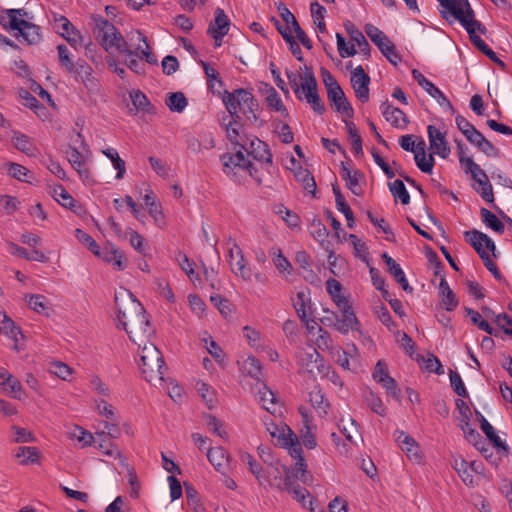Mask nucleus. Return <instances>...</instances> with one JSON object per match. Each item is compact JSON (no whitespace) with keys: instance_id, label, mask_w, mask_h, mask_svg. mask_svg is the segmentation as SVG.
I'll return each instance as SVG.
<instances>
[{"instance_id":"f257e3e1","label":"nucleus","mask_w":512,"mask_h":512,"mask_svg":"<svg viewBox=\"0 0 512 512\" xmlns=\"http://www.w3.org/2000/svg\"><path fill=\"white\" fill-rule=\"evenodd\" d=\"M118 301L119 297L116 295L118 327H122L127 332L130 340L141 347V343H145V340H148L152 333L146 311L142 304L134 299H131L124 309Z\"/></svg>"},{"instance_id":"f03ea898","label":"nucleus","mask_w":512,"mask_h":512,"mask_svg":"<svg viewBox=\"0 0 512 512\" xmlns=\"http://www.w3.org/2000/svg\"><path fill=\"white\" fill-rule=\"evenodd\" d=\"M222 101L229 114L241 117L238 112L240 110L252 124L259 127L266 124V121L259 117V103L250 91L242 88L233 92L225 90Z\"/></svg>"},{"instance_id":"7ed1b4c3","label":"nucleus","mask_w":512,"mask_h":512,"mask_svg":"<svg viewBox=\"0 0 512 512\" xmlns=\"http://www.w3.org/2000/svg\"><path fill=\"white\" fill-rule=\"evenodd\" d=\"M91 21L93 25V32L101 44V46L108 51L111 48H116L119 52L127 55H134V52L129 48L127 41L123 38L117 28L101 15H92Z\"/></svg>"},{"instance_id":"20e7f679","label":"nucleus","mask_w":512,"mask_h":512,"mask_svg":"<svg viewBox=\"0 0 512 512\" xmlns=\"http://www.w3.org/2000/svg\"><path fill=\"white\" fill-rule=\"evenodd\" d=\"M140 348L139 366L143 378L149 383H162L164 380L163 370L166 369L162 353L151 342L144 343Z\"/></svg>"},{"instance_id":"39448f33","label":"nucleus","mask_w":512,"mask_h":512,"mask_svg":"<svg viewBox=\"0 0 512 512\" xmlns=\"http://www.w3.org/2000/svg\"><path fill=\"white\" fill-rule=\"evenodd\" d=\"M464 237L467 242L475 249L479 257L482 259L484 266L497 280L502 279V275L496 264L490 258L487 250L491 251L494 257H497L494 241L485 233L476 229L465 231Z\"/></svg>"},{"instance_id":"423d86ee","label":"nucleus","mask_w":512,"mask_h":512,"mask_svg":"<svg viewBox=\"0 0 512 512\" xmlns=\"http://www.w3.org/2000/svg\"><path fill=\"white\" fill-rule=\"evenodd\" d=\"M456 19L466 30L469 35V39L473 45H475L483 54L490 49V47L484 42V40L476 34L478 31L481 34L487 32L486 27L475 18V11L472 7H467V10L462 15H458Z\"/></svg>"},{"instance_id":"0eeeda50","label":"nucleus","mask_w":512,"mask_h":512,"mask_svg":"<svg viewBox=\"0 0 512 512\" xmlns=\"http://www.w3.org/2000/svg\"><path fill=\"white\" fill-rule=\"evenodd\" d=\"M306 72L304 75V83H302V93H304L305 99L308 104H310L311 108L319 115H322L326 108L324 103L322 102L318 90H317V80L311 68L305 67Z\"/></svg>"},{"instance_id":"6e6552de","label":"nucleus","mask_w":512,"mask_h":512,"mask_svg":"<svg viewBox=\"0 0 512 512\" xmlns=\"http://www.w3.org/2000/svg\"><path fill=\"white\" fill-rule=\"evenodd\" d=\"M301 367L311 376L316 374L327 375L330 367L326 364L322 355L315 349L310 348L300 356Z\"/></svg>"},{"instance_id":"1a4fd4ad","label":"nucleus","mask_w":512,"mask_h":512,"mask_svg":"<svg viewBox=\"0 0 512 512\" xmlns=\"http://www.w3.org/2000/svg\"><path fill=\"white\" fill-rule=\"evenodd\" d=\"M221 127L226 133L227 139L235 146L239 147L245 140H248V136L243 133V123L241 117H235V115H225L222 117L220 122Z\"/></svg>"},{"instance_id":"9d476101","label":"nucleus","mask_w":512,"mask_h":512,"mask_svg":"<svg viewBox=\"0 0 512 512\" xmlns=\"http://www.w3.org/2000/svg\"><path fill=\"white\" fill-rule=\"evenodd\" d=\"M223 164V171L227 175L236 174L235 169L247 170L251 177L254 176L256 167L243 154V150L239 148L234 154H224L220 158Z\"/></svg>"},{"instance_id":"9b49d317","label":"nucleus","mask_w":512,"mask_h":512,"mask_svg":"<svg viewBox=\"0 0 512 512\" xmlns=\"http://www.w3.org/2000/svg\"><path fill=\"white\" fill-rule=\"evenodd\" d=\"M10 22V31H16L14 36L19 39L20 37L29 45L37 44L41 41L42 35L40 27L31 22H15V19Z\"/></svg>"},{"instance_id":"f8f14e48","label":"nucleus","mask_w":512,"mask_h":512,"mask_svg":"<svg viewBox=\"0 0 512 512\" xmlns=\"http://www.w3.org/2000/svg\"><path fill=\"white\" fill-rule=\"evenodd\" d=\"M240 148L257 161L272 164V154L268 145L257 137H249L241 144Z\"/></svg>"},{"instance_id":"ddd939ff","label":"nucleus","mask_w":512,"mask_h":512,"mask_svg":"<svg viewBox=\"0 0 512 512\" xmlns=\"http://www.w3.org/2000/svg\"><path fill=\"white\" fill-rule=\"evenodd\" d=\"M350 81L357 99L362 103H366L369 100L370 76L365 73L361 65L351 72Z\"/></svg>"},{"instance_id":"4468645a","label":"nucleus","mask_w":512,"mask_h":512,"mask_svg":"<svg viewBox=\"0 0 512 512\" xmlns=\"http://www.w3.org/2000/svg\"><path fill=\"white\" fill-rule=\"evenodd\" d=\"M412 76L414 80L434 99L438 101L441 106L447 107L449 110L454 112V108L450 103L449 99L444 93L436 87L431 81H429L419 70L413 69Z\"/></svg>"},{"instance_id":"2eb2a0df","label":"nucleus","mask_w":512,"mask_h":512,"mask_svg":"<svg viewBox=\"0 0 512 512\" xmlns=\"http://www.w3.org/2000/svg\"><path fill=\"white\" fill-rule=\"evenodd\" d=\"M430 149L441 158L446 159L450 155V147L446 139V133L441 132L433 125L427 127Z\"/></svg>"},{"instance_id":"dca6fc26","label":"nucleus","mask_w":512,"mask_h":512,"mask_svg":"<svg viewBox=\"0 0 512 512\" xmlns=\"http://www.w3.org/2000/svg\"><path fill=\"white\" fill-rule=\"evenodd\" d=\"M0 334H4L14 342V349L20 350L19 342L23 339V334L15 322L6 314V312L0 310Z\"/></svg>"},{"instance_id":"f3484780","label":"nucleus","mask_w":512,"mask_h":512,"mask_svg":"<svg viewBox=\"0 0 512 512\" xmlns=\"http://www.w3.org/2000/svg\"><path fill=\"white\" fill-rule=\"evenodd\" d=\"M382 114L386 121L396 128L405 129L409 124L407 115L399 108L392 106L388 101L381 105Z\"/></svg>"},{"instance_id":"a211bd4d","label":"nucleus","mask_w":512,"mask_h":512,"mask_svg":"<svg viewBox=\"0 0 512 512\" xmlns=\"http://www.w3.org/2000/svg\"><path fill=\"white\" fill-rule=\"evenodd\" d=\"M327 97L335 111L343 114L348 118H352L354 116V110L347 100L342 88L337 90H329Z\"/></svg>"},{"instance_id":"6ab92c4d","label":"nucleus","mask_w":512,"mask_h":512,"mask_svg":"<svg viewBox=\"0 0 512 512\" xmlns=\"http://www.w3.org/2000/svg\"><path fill=\"white\" fill-rule=\"evenodd\" d=\"M382 259L387 265L389 274L393 276V278L401 286V288L408 293H412L413 288L409 285L405 273L403 269L400 267V265L386 252L382 254Z\"/></svg>"},{"instance_id":"aec40b11","label":"nucleus","mask_w":512,"mask_h":512,"mask_svg":"<svg viewBox=\"0 0 512 512\" xmlns=\"http://www.w3.org/2000/svg\"><path fill=\"white\" fill-rule=\"evenodd\" d=\"M234 247L236 248V261L231 262V270L237 277H240L244 281H250L252 273L243 251L236 242H234Z\"/></svg>"},{"instance_id":"412c9836","label":"nucleus","mask_w":512,"mask_h":512,"mask_svg":"<svg viewBox=\"0 0 512 512\" xmlns=\"http://www.w3.org/2000/svg\"><path fill=\"white\" fill-rule=\"evenodd\" d=\"M476 415L480 422L481 430L486 435V437L493 443V445L496 448L501 449L505 455H508V446L496 434L493 426L486 420V418L479 411H476Z\"/></svg>"},{"instance_id":"4be33fe9","label":"nucleus","mask_w":512,"mask_h":512,"mask_svg":"<svg viewBox=\"0 0 512 512\" xmlns=\"http://www.w3.org/2000/svg\"><path fill=\"white\" fill-rule=\"evenodd\" d=\"M396 441L400 448L407 454L410 459H414L416 461L421 459L419 447L413 437L403 431H400L398 432Z\"/></svg>"},{"instance_id":"5701e85b","label":"nucleus","mask_w":512,"mask_h":512,"mask_svg":"<svg viewBox=\"0 0 512 512\" xmlns=\"http://www.w3.org/2000/svg\"><path fill=\"white\" fill-rule=\"evenodd\" d=\"M283 472H284V479L277 481L278 475H281V471L276 468L277 475L274 476L273 480H268L267 483L271 487H276L277 489L283 491L286 490L288 492H291V490L296 487L298 484L296 483L294 479V474L287 466H282Z\"/></svg>"},{"instance_id":"b1692460","label":"nucleus","mask_w":512,"mask_h":512,"mask_svg":"<svg viewBox=\"0 0 512 512\" xmlns=\"http://www.w3.org/2000/svg\"><path fill=\"white\" fill-rule=\"evenodd\" d=\"M439 296L441 298V304L447 311H453L459 304V301L450 288L446 278H442L440 281Z\"/></svg>"},{"instance_id":"393cba45","label":"nucleus","mask_w":512,"mask_h":512,"mask_svg":"<svg viewBox=\"0 0 512 512\" xmlns=\"http://www.w3.org/2000/svg\"><path fill=\"white\" fill-rule=\"evenodd\" d=\"M12 142L14 147L22 153H25L30 157L36 156L37 148L27 135L15 132L12 137Z\"/></svg>"},{"instance_id":"a878e982","label":"nucleus","mask_w":512,"mask_h":512,"mask_svg":"<svg viewBox=\"0 0 512 512\" xmlns=\"http://www.w3.org/2000/svg\"><path fill=\"white\" fill-rule=\"evenodd\" d=\"M207 458L218 472L224 474L223 469L229 460V456L222 447L209 448Z\"/></svg>"},{"instance_id":"bb28decb","label":"nucleus","mask_w":512,"mask_h":512,"mask_svg":"<svg viewBox=\"0 0 512 512\" xmlns=\"http://www.w3.org/2000/svg\"><path fill=\"white\" fill-rule=\"evenodd\" d=\"M241 461L248 466L249 471L255 476L260 485H264L268 479L262 473V465L248 452L240 454Z\"/></svg>"},{"instance_id":"cd10ccee","label":"nucleus","mask_w":512,"mask_h":512,"mask_svg":"<svg viewBox=\"0 0 512 512\" xmlns=\"http://www.w3.org/2000/svg\"><path fill=\"white\" fill-rule=\"evenodd\" d=\"M230 20L225 14L222 8L215 10V19L213 23H210L208 27V33H223L226 34L229 31Z\"/></svg>"},{"instance_id":"c85d7f7f","label":"nucleus","mask_w":512,"mask_h":512,"mask_svg":"<svg viewBox=\"0 0 512 512\" xmlns=\"http://www.w3.org/2000/svg\"><path fill=\"white\" fill-rule=\"evenodd\" d=\"M57 21L58 28L61 29L59 30V33L65 37L70 44H77L81 36L72 23L64 16H61Z\"/></svg>"},{"instance_id":"c756f323","label":"nucleus","mask_w":512,"mask_h":512,"mask_svg":"<svg viewBox=\"0 0 512 512\" xmlns=\"http://www.w3.org/2000/svg\"><path fill=\"white\" fill-rule=\"evenodd\" d=\"M294 177L298 182L302 184L303 188L307 192L311 193L313 196L315 195L316 182L308 169L299 166L294 170Z\"/></svg>"},{"instance_id":"7c9ffc66","label":"nucleus","mask_w":512,"mask_h":512,"mask_svg":"<svg viewBox=\"0 0 512 512\" xmlns=\"http://www.w3.org/2000/svg\"><path fill=\"white\" fill-rule=\"evenodd\" d=\"M92 67L83 59L77 60L74 64V71L71 72L77 79H80L85 86L93 84Z\"/></svg>"},{"instance_id":"2f4dec72","label":"nucleus","mask_w":512,"mask_h":512,"mask_svg":"<svg viewBox=\"0 0 512 512\" xmlns=\"http://www.w3.org/2000/svg\"><path fill=\"white\" fill-rule=\"evenodd\" d=\"M480 217L482 222L494 232L503 234L505 231L504 223L490 210L486 208L480 209Z\"/></svg>"},{"instance_id":"473e14b6","label":"nucleus","mask_w":512,"mask_h":512,"mask_svg":"<svg viewBox=\"0 0 512 512\" xmlns=\"http://www.w3.org/2000/svg\"><path fill=\"white\" fill-rule=\"evenodd\" d=\"M309 401L311 402L312 406L317 410L319 415L322 416L328 414L330 404L328 400L325 398L321 389L315 388L314 390H312L309 394Z\"/></svg>"},{"instance_id":"72a5a7b5","label":"nucleus","mask_w":512,"mask_h":512,"mask_svg":"<svg viewBox=\"0 0 512 512\" xmlns=\"http://www.w3.org/2000/svg\"><path fill=\"white\" fill-rule=\"evenodd\" d=\"M453 468L457 471L462 481L468 486H474V476L470 471L469 463L462 457H457L453 461Z\"/></svg>"},{"instance_id":"f704fd0d","label":"nucleus","mask_w":512,"mask_h":512,"mask_svg":"<svg viewBox=\"0 0 512 512\" xmlns=\"http://www.w3.org/2000/svg\"><path fill=\"white\" fill-rule=\"evenodd\" d=\"M365 33L370 40L379 48L381 51L385 46L392 42L380 29L372 24L365 25Z\"/></svg>"},{"instance_id":"c9c22d12","label":"nucleus","mask_w":512,"mask_h":512,"mask_svg":"<svg viewBox=\"0 0 512 512\" xmlns=\"http://www.w3.org/2000/svg\"><path fill=\"white\" fill-rule=\"evenodd\" d=\"M166 105L173 112L181 113L186 108L188 101L182 92H171L167 94Z\"/></svg>"},{"instance_id":"e433bc0d","label":"nucleus","mask_w":512,"mask_h":512,"mask_svg":"<svg viewBox=\"0 0 512 512\" xmlns=\"http://www.w3.org/2000/svg\"><path fill=\"white\" fill-rule=\"evenodd\" d=\"M39 450L36 447H18L15 453V458L21 459V465H28L30 463H36L39 459Z\"/></svg>"},{"instance_id":"4c0bfd02","label":"nucleus","mask_w":512,"mask_h":512,"mask_svg":"<svg viewBox=\"0 0 512 512\" xmlns=\"http://www.w3.org/2000/svg\"><path fill=\"white\" fill-rule=\"evenodd\" d=\"M1 17H3V21L1 22V26L6 30L10 31V22L12 19H15V22H26L24 19L27 16V12L24 9H3V13H1Z\"/></svg>"},{"instance_id":"58836bf2","label":"nucleus","mask_w":512,"mask_h":512,"mask_svg":"<svg viewBox=\"0 0 512 512\" xmlns=\"http://www.w3.org/2000/svg\"><path fill=\"white\" fill-rule=\"evenodd\" d=\"M347 133L349 136V139L351 141L352 150L355 153V155H362L363 154V148H362V138L355 126V124L351 121H345Z\"/></svg>"},{"instance_id":"ea45409f","label":"nucleus","mask_w":512,"mask_h":512,"mask_svg":"<svg viewBox=\"0 0 512 512\" xmlns=\"http://www.w3.org/2000/svg\"><path fill=\"white\" fill-rule=\"evenodd\" d=\"M257 398L259 403L269 412L274 411L275 407V395L274 393L265 385L262 384L257 392Z\"/></svg>"},{"instance_id":"a19ab883","label":"nucleus","mask_w":512,"mask_h":512,"mask_svg":"<svg viewBox=\"0 0 512 512\" xmlns=\"http://www.w3.org/2000/svg\"><path fill=\"white\" fill-rule=\"evenodd\" d=\"M3 168L7 171V174L10 177L22 182H30L27 179V176L30 172L26 167L22 166L21 164L15 162H7L4 163Z\"/></svg>"},{"instance_id":"79ce46f5","label":"nucleus","mask_w":512,"mask_h":512,"mask_svg":"<svg viewBox=\"0 0 512 512\" xmlns=\"http://www.w3.org/2000/svg\"><path fill=\"white\" fill-rule=\"evenodd\" d=\"M440 5L445 9V11H441V15L444 19L448 20V16H452L455 20L459 17L458 15H462L465 10H463L462 6L456 0H437Z\"/></svg>"},{"instance_id":"37998d69","label":"nucleus","mask_w":512,"mask_h":512,"mask_svg":"<svg viewBox=\"0 0 512 512\" xmlns=\"http://www.w3.org/2000/svg\"><path fill=\"white\" fill-rule=\"evenodd\" d=\"M461 164L465 166V172L470 173L475 182L479 185L482 178L487 177L486 173L470 157H461Z\"/></svg>"},{"instance_id":"c03bdc74","label":"nucleus","mask_w":512,"mask_h":512,"mask_svg":"<svg viewBox=\"0 0 512 512\" xmlns=\"http://www.w3.org/2000/svg\"><path fill=\"white\" fill-rule=\"evenodd\" d=\"M105 156L109 158L113 164V167L117 170L116 179H122L126 172V165L124 160L119 156L118 152L113 148H108L103 151Z\"/></svg>"},{"instance_id":"a18cd8bd","label":"nucleus","mask_w":512,"mask_h":512,"mask_svg":"<svg viewBox=\"0 0 512 512\" xmlns=\"http://www.w3.org/2000/svg\"><path fill=\"white\" fill-rule=\"evenodd\" d=\"M336 305L342 312L341 319L356 327L358 325V320L351 305L349 304V301L347 299H338L336 300Z\"/></svg>"},{"instance_id":"49530a36","label":"nucleus","mask_w":512,"mask_h":512,"mask_svg":"<svg viewBox=\"0 0 512 512\" xmlns=\"http://www.w3.org/2000/svg\"><path fill=\"white\" fill-rule=\"evenodd\" d=\"M351 26V29L347 27V32L349 33L351 40L356 43L360 52H362L366 56H370V45L366 40L365 36L360 30L355 29L353 25Z\"/></svg>"},{"instance_id":"de8ad7c7","label":"nucleus","mask_w":512,"mask_h":512,"mask_svg":"<svg viewBox=\"0 0 512 512\" xmlns=\"http://www.w3.org/2000/svg\"><path fill=\"white\" fill-rule=\"evenodd\" d=\"M310 11L319 32L324 33L326 31V24L324 22L325 7L315 1L310 4Z\"/></svg>"},{"instance_id":"09e8293b","label":"nucleus","mask_w":512,"mask_h":512,"mask_svg":"<svg viewBox=\"0 0 512 512\" xmlns=\"http://www.w3.org/2000/svg\"><path fill=\"white\" fill-rule=\"evenodd\" d=\"M389 189L395 198H398L403 205L410 202V195L402 180L396 179L389 183Z\"/></svg>"},{"instance_id":"8fccbe9b","label":"nucleus","mask_w":512,"mask_h":512,"mask_svg":"<svg viewBox=\"0 0 512 512\" xmlns=\"http://www.w3.org/2000/svg\"><path fill=\"white\" fill-rule=\"evenodd\" d=\"M271 254L273 256V263L280 273L287 272L288 274L292 271V265L290 261L283 255L281 249H272Z\"/></svg>"},{"instance_id":"3c124183","label":"nucleus","mask_w":512,"mask_h":512,"mask_svg":"<svg viewBox=\"0 0 512 512\" xmlns=\"http://www.w3.org/2000/svg\"><path fill=\"white\" fill-rule=\"evenodd\" d=\"M414 154V159L418 168L424 173H431L435 163L433 155L429 154L427 156L426 153H420L419 151H416Z\"/></svg>"},{"instance_id":"603ef678","label":"nucleus","mask_w":512,"mask_h":512,"mask_svg":"<svg viewBox=\"0 0 512 512\" xmlns=\"http://www.w3.org/2000/svg\"><path fill=\"white\" fill-rule=\"evenodd\" d=\"M75 237L78 239L79 242H81L82 244L86 245L87 248L95 256H98V257L101 256V252H100L98 244L96 243V241L89 234H87L86 232H84L81 229H76L75 230Z\"/></svg>"},{"instance_id":"864d4df0","label":"nucleus","mask_w":512,"mask_h":512,"mask_svg":"<svg viewBox=\"0 0 512 512\" xmlns=\"http://www.w3.org/2000/svg\"><path fill=\"white\" fill-rule=\"evenodd\" d=\"M266 102H267V105L271 109H273L277 112H281L282 114H285V115L288 114L287 109H286L285 105L283 104L281 97L279 96V94L273 87L270 88V91L266 97Z\"/></svg>"},{"instance_id":"5fc2aeb1","label":"nucleus","mask_w":512,"mask_h":512,"mask_svg":"<svg viewBox=\"0 0 512 512\" xmlns=\"http://www.w3.org/2000/svg\"><path fill=\"white\" fill-rule=\"evenodd\" d=\"M477 193L488 203L494 204V194L491 183L488 180V177L482 178V181H479L478 187H474Z\"/></svg>"},{"instance_id":"6e6d98bb","label":"nucleus","mask_w":512,"mask_h":512,"mask_svg":"<svg viewBox=\"0 0 512 512\" xmlns=\"http://www.w3.org/2000/svg\"><path fill=\"white\" fill-rule=\"evenodd\" d=\"M103 258L107 262H112L116 270L120 271L126 268V260L124 258L123 253L120 250L116 249L115 247H112L111 251L109 253H106V255H104Z\"/></svg>"},{"instance_id":"4d7b16f0","label":"nucleus","mask_w":512,"mask_h":512,"mask_svg":"<svg viewBox=\"0 0 512 512\" xmlns=\"http://www.w3.org/2000/svg\"><path fill=\"white\" fill-rule=\"evenodd\" d=\"M361 179H364V173L360 170H355L353 175L345 181L347 188L356 196H361L363 193V189L359 185Z\"/></svg>"},{"instance_id":"13d9d810","label":"nucleus","mask_w":512,"mask_h":512,"mask_svg":"<svg viewBox=\"0 0 512 512\" xmlns=\"http://www.w3.org/2000/svg\"><path fill=\"white\" fill-rule=\"evenodd\" d=\"M49 370L60 379L66 381L69 380L73 373L72 368L60 361L51 363Z\"/></svg>"},{"instance_id":"bf43d9fd","label":"nucleus","mask_w":512,"mask_h":512,"mask_svg":"<svg viewBox=\"0 0 512 512\" xmlns=\"http://www.w3.org/2000/svg\"><path fill=\"white\" fill-rule=\"evenodd\" d=\"M451 387L454 392L460 397H467L468 392L464 386L461 376L456 371L450 370L449 373Z\"/></svg>"},{"instance_id":"052dcab7","label":"nucleus","mask_w":512,"mask_h":512,"mask_svg":"<svg viewBox=\"0 0 512 512\" xmlns=\"http://www.w3.org/2000/svg\"><path fill=\"white\" fill-rule=\"evenodd\" d=\"M55 199L66 208H73L75 206L74 198L65 190L63 186H58L54 189Z\"/></svg>"},{"instance_id":"680f3d73","label":"nucleus","mask_w":512,"mask_h":512,"mask_svg":"<svg viewBox=\"0 0 512 512\" xmlns=\"http://www.w3.org/2000/svg\"><path fill=\"white\" fill-rule=\"evenodd\" d=\"M28 306L37 313L47 314V302L43 295H31L28 300Z\"/></svg>"},{"instance_id":"e2e57ef3","label":"nucleus","mask_w":512,"mask_h":512,"mask_svg":"<svg viewBox=\"0 0 512 512\" xmlns=\"http://www.w3.org/2000/svg\"><path fill=\"white\" fill-rule=\"evenodd\" d=\"M337 48L342 58L354 56L357 51L354 45L348 46L345 37L341 33L336 34Z\"/></svg>"},{"instance_id":"0e129e2a","label":"nucleus","mask_w":512,"mask_h":512,"mask_svg":"<svg viewBox=\"0 0 512 512\" xmlns=\"http://www.w3.org/2000/svg\"><path fill=\"white\" fill-rule=\"evenodd\" d=\"M130 97L137 110L149 111L148 107L150 106V102L143 92L135 90L130 93Z\"/></svg>"},{"instance_id":"69168bd1","label":"nucleus","mask_w":512,"mask_h":512,"mask_svg":"<svg viewBox=\"0 0 512 512\" xmlns=\"http://www.w3.org/2000/svg\"><path fill=\"white\" fill-rule=\"evenodd\" d=\"M244 369L252 378L259 379L261 376V363L255 357L249 356L247 358L244 364Z\"/></svg>"},{"instance_id":"338daca9","label":"nucleus","mask_w":512,"mask_h":512,"mask_svg":"<svg viewBox=\"0 0 512 512\" xmlns=\"http://www.w3.org/2000/svg\"><path fill=\"white\" fill-rule=\"evenodd\" d=\"M306 300H307V297H306V293L304 291L297 292L296 299L293 300V306L296 310L297 315L301 319V321H305L306 316H307L306 310H305Z\"/></svg>"},{"instance_id":"774afa93","label":"nucleus","mask_w":512,"mask_h":512,"mask_svg":"<svg viewBox=\"0 0 512 512\" xmlns=\"http://www.w3.org/2000/svg\"><path fill=\"white\" fill-rule=\"evenodd\" d=\"M494 323L503 329L504 333L512 337V319L506 313L495 316Z\"/></svg>"}]
</instances>
